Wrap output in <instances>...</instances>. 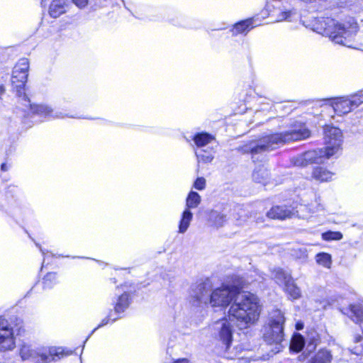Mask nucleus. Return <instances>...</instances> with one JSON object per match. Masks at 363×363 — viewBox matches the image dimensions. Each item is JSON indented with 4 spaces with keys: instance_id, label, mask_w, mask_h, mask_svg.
Returning <instances> with one entry per match:
<instances>
[{
    "instance_id": "nucleus-1",
    "label": "nucleus",
    "mask_w": 363,
    "mask_h": 363,
    "mask_svg": "<svg viewBox=\"0 0 363 363\" xmlns=\"http://www.w3.org/2000/svg\"><path fill=\"white\" fill-rule=\"evenodd\" d=\"M243 284L222 286L211 291L210 304L213 307H226L232 303L228 310L230 320H235L240 328H247L259 320L261 305L258 297L250 293H240Z\"/></svg>"
},
{
    "instance_id": "nucleus-2",
    "label": "nucleus",
    "mask_w": 363,
    "mask_h": 363,
    "mask_svg": "<svg viewBox=\"0 0 363 363\" xmlns=\"http://www.w3.org/2000/svg\"><path fill=\"white\" fill-rule=\"evenodd\" d=\"M325 149L309 150L294 159V165L305 167L309 164L324 163L335 155L342 144L341 130L335 127L326 125L324 128Z\"/></svg>"
},
{
    "instance_id": "nucleus-3",
    "label": "nucleus",
    "mask_w": 363,
    "mask_h": 363,
    "mask_svg": "<svg viewBox=\"0 0 363 363\" xmlns=\"http://www.w3.org/2000/svg\"><path fill=\"white\" fill-rule=\"evenodd\" d=\"M310 135V130L304 124L295 125L289 131L267 135L260 139L256 144L251 143L248 147H245V151H250L252 157H255V155L258 153L272 150L286 143L306 139L309 138Z\"/></svg>"
},
{
    "instance_id": "nucleus-4",
    "label": "nucleus",
    "mask_w": 363,
    "mask_h": 363,
    "mask_svg": "<svg viewBox=\"0 0 363 363\" xmlns=\"http://www.w3.org/2000/svg\"><path fill=\"white\" fill-rule=\"evenodd\" d=\"M313 30L323 35H328L334 43L351 48L355 33L356 24L340 23L330 18H321L315 21Z\"/></svg>"
},
{
    "instance_id": "nucleus-5",
    "label": "nucleus",
    "mask_w": 363,
    "mask_h": 363,
    "mask_svg": "<svg viewBox=\"0 0 363 363\" xmlns=\"http://www.w3.org/2000/svg\"><path fill=\"white\" fill-rule=\"evenodd\" d=\"M71 350L61 347L35 348L31 345L23 342L19 347V355L23 361L36 363H48L70 355Z\"/></svg>"
},
{
    "instance_id": "nucleus-6",
    "label": "nucleus",
    "mask_w": 363,
    "mask_h": 363,
    "mask_svg": "<svg viewBox=\"0 0 363 363\" xmlns=\"http://www.w3.org/2000/svg\"><path fill=\"white\" fill-rule=\"evenodd\" d=\"M284 316L280 310L276 309L269 314L267 323L263 328V339L270 345H274L272 351L279 352L283 347Z\"/></svg>"
},
{
    "instance_id": "nucleus-7",
    "label": "nucleus",
    "mask_w": 363,
    "mask_h": 363,
    "mask_svg": "<svg viewBox=\"0 0 363 363\" xmlns=\"http://www.w3.org/2000/svg\"><path fill=\"white\" fill-rule=\"evenodd\" d=\"M28 60L22 58L17 62L13 70L11 84L19 99L26 96L25 94V85L28 79Z\"/></svg>"
},
{
    "instance_id": "nucleus-8",
    "label": "nucleus",
    "mask_w": 363,
    "mask_h": 363,
    "mask_svg": "<svg viewBox=\"0 0 363 363\" xmlns=\"http://www.w3.org/2000/svg\"><path fill=\"white\" fill-rule=\"evenodd\" d=\"M363 103V90L351 96L334 99L332 106L338 115L346 114Z\"/></svg>"
},
{
    "instance_id": "nucleus-9",
    "label": "nucleus",
    "mask_w": 363,
    "mask_h": 363,
    "mask_svg": "<svg viewBox=\"0 0 363 363\" xmlns=\"http://www.w3.org/2000/svg\"><path fill=\"white\" fill-rule=\"evenodd\" d=\"M22 101L23 110L29 111L33 114H36L40 117L48 119L51 118H64V116L61 112L55 111L50 106L45 104H31L27 96H24L20 99Z\"/></svg>"
},
{
    "instance_id": "nucleus-10",
    "label": "nucleus",
    "mask_w": 363,
    "mask_h": 363,
    "mask_svg": "<svg viewBox=\"0 0 363 363\" xmlns=\"http://www.w3.org/2000/svg\"><path fill=\"white\" fill-rule=\"evenodd\" d=\"M15 347L13 327L6 319L0 317V352L11 351Z\"/></svg>"
},
{
    "instance_id": "nucleus-11",
    "label": "nucleus",
    "mask_w": 363,
    "mask_h": 363,
    "mask_svg": "<svg viewBox=\"0 0 363 363\" xmlns=\"http://www.w3.org/2000/svg\"><path fill=\"white\" fill-rule=\"evenodd\" d=\"M213 284L210 280L199 284L192 289L191 294L192 304L195 306H201L210 303V296Z\"/></svg>"
},
{
    "instance_id": "nucleus-12",
    "label": "nucleus",
    "mask_w": 363,
    "mask_h": 363,
    "mask_svg": "<svg viewBox=\"0 0 363 363\" xmlns=\"http://www.w3.org/2000/svg\"><path fill=\"white\" fill-rule=\"evenodd\" d=\"M270 6L267 4L266 8L262 12V16L265 18L267 16H271L274 18L275 21L281 22L283 21H293L299 18V15L295 9H280L278 11H274L271 13L269 9Z\"/></svg>"
},
{
    "instance_id": "nucleus-13",
    "label": "nucleus",
    "mask_w": 363,
    "mask_h": 363,
    "mask_svg": "<svg viewBox=\"0 0 363 363\" xmlns=\"http://www.w3.org/2000/svg\"><path fill=\"white\" fill-rule=\"evenodd\" d=\"M216 337L222 342L228 350L233 340V331L230 323L225 320H221L216 323L214 326Z\"/></svg>"
},
{
    "instance_id": "nucleus-14",
    "label": "nucleus",
    "mask_w": 363,
    "mask_h": 363,
    "mask_svg": "<svg viewBox=\"0 0 363 363\" xmlns=\"http://www.w3.org/2000/svg\"><path fill=\"white\" fill-rule=\"evenodd\" d=\"M333 359L331 351L327 348H320L305 354V363H331Z\"/></svg>"
},
{
    "instance_id": "nucleus-15",
    "label": "nucleus",
    "mask_w": 363,
    "mask_h": 363,
    "mask_svg": "<svg viewBox=\"0 0 363 363\" xmlns=\"http://www.w3.org/2000/svg\"><path fill=\"white\" fill-rule=\"evenodd\" d=\"M298 211L286 206H276L272 207L267 213V216L272 219L284 220L296 216Z\"/></svg>"
},
{
    "instance_id": "nucleus-16",
    "label": "nucleus",
    "mask_w": 363,
    "mask_h": 363,
    "mask_svg": "<svg viewBox=\"0 0 363 363\" xmlns=\"http://www.w3.org/2000/svg\"><path fill=\"white\" fill-rule=\"evenodd\" d=\"M343 313L358 324L363 333V304H351Z\"/></svg>"
},
{
    "instance_id": "nucleus-17",
    "label": "nucleus",
    "mask_w": 363,
    "mask_h": 363,
    "mask_svg": "<svg viewBox=\"0 0 363 363\" xmlns=\"http://www.w3.org/2000/svg\"><path fill=\"white\" fill-rule=\"evenodd\" d=\"M255 18H248L235 24L232 32L233 35L246 34L252 28L259 26Z\"/></svg>"
},
{
    "instance_id": "nucleus-18",
    "label": "nucleus",
    "mask_w": 363,
    "mask_h": 363,
    "mask_svg": "<svg viewBox=\"0 0 363 363\" xmlns=\"http://www.w3.org/2000/svg\"><path fill=\"white\" fill-rule=\"evenodd\" d=\"M312 177L316 181L324 182L331 181L334 173L323 167H316L313 169Z\"/></svg>"
},
{
    "instance_id": "nucleus-19",
    "label": "nucleus",
    "mask_w": 363,
    "mask_h": 363,
    "mask_svg": "<svg viewBox=\"0 0 363 363\" xmlns=\"http://www.w3.org/2000/svg\"><path fill=\"white\" fill-rule=\"evenodd\" d=\"M192 219L193 213L188 208H185L181 216L178 232L182 234L186 233L190 225Z\"/></svg>"
},
{
    "instance_id": "nucleus-20",
    "label": "nucleus",
    "mask_w": 363,
    "mask_h": 363,
    "mask_svg": "<svg viewBox=\"0 0 363 363\" xmlns=\"http://www.w3.org/2000/svg\"><path fill=\"white\" fill-rule=\"evenodd\" d=\"M65 0H53L49 9L50 15L53 18H57L65 12Z\"/></svg>"
},
{
    "instance_id": "nucleus-21",
    "label": "nucleus",
    "mask_w": 363,
    "mask_h": 363,
    "mask_svg": "<svg viewBox=\"0 0 363 363\" xmlns=\"http://www.w3.org/2000/svg\"><path fill=\"white\" fill-rule=\"evenodd\" d=\"M272 276L278 284L283 286L292 279L289 273L284 271L281 268L274 269Z\"/></svg>"
},
{
    "instance_id": "nucleus-22",
    "label": "nucleus",
    "mask_w": 363,
    "mask_h": 363,
    "mask_svg": "<svg viewBox=\"0 0 363 363\" xmlns=\"http://www.w3.org/2000/svg\"><path fill=\"white\" fill-rule=\"evenodd\" d=\"M285 291L293 299H297L301 297V290L295 284L293 278L288 281L284 286Z\"/></svg>"
},
{
    "instance_id": "nucleus-23",
    "label": "nucleus",
    "mask_w": 363,
    "mask_h": 363,
    "mask_svg": "<svg viewBox=\"0 0 363 363\" xmlns=\"http://www.w3.org/2000/svg\"><path fill=\"white\" fill-rule=\"evenodd\" d=\"M214 138L206 133H198L194 137V141L198 147H203L210 144Z\"/></svg>"
},
{
    "instance_id": "nucleus-24",
    "label": "nucleus",
    "mask_w": 363,
    "mask_h": 363,
    "mask_svg": "<svg viewBox=\"0 0 363 363\" xmlns=\"http://www.w3.org/2000/svg\"><path fill=\"white\" fill-rule=\"evenodd\" d=\"M317 264L319 265L330 269L332 265V257L330 254L326 252L318 253L315 257Z\"/></svg>"
},
{
    "instance_id": "nucleus-25",
    "label": "nucleus",
    "mask_w": 363,
    "mask_h": 363,
    "mask_svg": "<svg viewBox=\"0 0 363 363\" xmlns=\"http://www.w3.org/2000/svg\"><path fill=\"white\" fill-rule=\"evenodd\" d=\"M201 203V196L197 192L191 191L186 200V208L190 210L191 208H196Z\"/></svg>"
},
{
    "instance_id": "nucleus-26",
    "label": "nucleus",
    "mask_w": 363,
    "mask_h": 363,
    "mask_svg": "<svg viewBox=\"0 0 363 363\" xmlns=\"http://www.w3.org/2000/svg\"><path fill=\"white\" fill-rule=\"evenodd\" d=\"M209 219L217 228L222 227L226 221L225 216L216 211L210 213Z\"/></svg>"
},
{
    "instance_id": "nucleus-27",
    "label": "nucleus",
    "mask_w": 363,
    "mask_h": 363,
    "mask_svg": "<svg viewBox=\"0 0 363 363\" xmlns=\"http://www.w3.org/2000/svg\"><path fill=\"white\" fill-rule=\"evenodd\" d=\"M129 306L128 294L126 293L123 294L119 296L118 301L115 306V310L117 313H121L125 311Z\"/></svg>"
},
{
    "instance_id": "nucleus-28",
    "label": "nucleus",
    "mask_w": 363,
    "mask_h": 363,
    "mask_svg": "<svg viewBox=\"0 0 363 363\" xmlns=\"http://www.w3.org/2000/svg\"><path fill=\"white\" fill-rule=\"evenodd\" d=\"M58 282L57 274L55 272L48 273L43 278V288L51 289Z\"/></svg>"
},
{
    "instance_id": "nucleus-29",
    "label": "nucleus",
    "mask_w": 363,
    "mask_h": 363,
    "mask_svg": "<svg viewBox=\"0 0 363 363\" xmlns=\"http://www.w3.org/2000/svg\"><path fill=\"white\" fill-rule=\"evenodd\" d=\"M269 172L265 168H260L253 172V179L258 183L265 184L268 178Z\"/></svg>"
},
{
    "instance_id": "nucleus-30",
    "label": "nucleus",
    "mask_w": 363,
    "mask_h": 363,
    "mask_svg": "<svg viewBox=\"0 0 363 363\" xmlns=\"http://www.w3.org/2000/svg\"><path fill=\"white\" fill-rule=\"evenodd\" d=\"M304 346V340L303 337L300 335H294L291 340V345L290 348L295 351V352H299L302 350V348Z\"/></svg>"
},
{
    "instance_id": "nucleus-31",
    "label": "nucleus",
    "mask_w": 363,
    "mask_h": 363,
    "mask_svg": "<svg viewBox=\"0 0 363 363\" xmlns=\"http://www.w3.org/2000/svg\"><path fill=\"white\" fill-rule=\"evenodd\" d=\"M342 237V234L338 231H328L322 233V238L325 241L340 240Z\"/></svg>"
},
{
    "instance_id": "nucleus-32",
    "label": "nucleus",
    "mask_w": 363,
    "mask_h": 363,
    "mask_svg": "<svg viewBox=\"0 0 363 363\" xmlns=\"http://www.w3.org/2000/svg\"><path fill=\"white\" fill-rule=\"evenodd\" d=\"M196 155L197 157L198 162H202L204 163L211 162L213 159V155L211 152H208L207 154L202 153L201 152H196Z\"/></svg>"
},
{
    "instance_id": "nucleus-33",
    "label": "nucleus",
    "mask_w": 363,
    "mask_h": 363,
    "mask_svg": "<svg viewBox=\"0 0 363 363\" xmlns=\"http://www.w3.org/2000/svg\"><path fill=\"white\" fill-rule=\"evenodd\" d=\"M194 186L198 190H203L206 186V179L203 177L197 178Z\"/></svg>"
},
{
    "instance_id": "nucleus-34",
    "label": "nucleus",
    "mask_w": 363,
    "mask_h": 363,
    "mask_svg": "<svg viewBox=\"0 0 363 363\" xmlns=\"http://www.w3.org/2000/svg\"><path fill=\"white\" fill-rule=\"evenodd\" d=\"M72 2L79 9H84L88 4L89 0H72Z\"/></svg>"
},
{
    "instance_id": "nucleus-35",
    "label": "nucleus",
    "mask_w": 363,
    "mask_h": 363,
    "mask_svg": "<svg viewBox=\"0 0 363 363\" xmlns=\"http://www.w3.org/2000/svg\"><path fill=\"white\" fill-rule=\"evenodd\" d=\"M172 363H189V360L186 358L178 359L177 360L173 362Z\"/></svg>"
},
{
    "instance_id": "nucleus-36",
    "label": "nucleus",
    "mask_w": 363,
    "mask_h": 363,
    "mask_svg": "<svg viewBox=\"0 0 363 363\" xmlns=\"http://www.w3.org/2000/svg\"><path fill=\"white\" fill-rule=\"evenodd\" d=\"M109 319L108 318H104L101 323L99 325L98 328L102 327L108 323Z\"/></svg>"
},
{
    "instance_id": "nucleus-37",
    "label": "nucleus",
    "mask_w": 363,
    "mask_h": 363,
    "mask_svg": "<svg viewBox=\"0 0 363 363\" xmlns=\"http://www.w3.org/2000/svg\"><path fill=\"white\" fill-rule=\"evenodd\" d=\"M362 337L359 335L354 337L355 342H359L362 341Z\"/></svg>"
},
{
    "instance_id": "nucleus-38",
    "label": "nucleus",
    "mask_w": 363,
    "mask_h": 363,
    "mask_svg": "<svg viewBox=\"0 0 363 363\" xmlns=\"http://www.w3.org/2000/svg\"><path fill=\"white\" fill-rule=\"evenodd\" d=\"M1 168L2 171H6L8 169V167L5 163L1 164Z\"/></svg>"
},
{
    "instance_id": "nucleus-39",
    "label": "nucleus",
    "mask_w": 363,
    "mask_h": 363,
    "mask_svg": "<svg viewBox=\"0 0 363 363\" xmlns=\"http://www.w3.org/2000/svg\"><path fill=\"white\" fill-rule=\"evenodd\" d=\"M303 328V325L301 324H297L296 329L297 330H301Z\"/></svg>"
},
{
    "instance_id": "nucleus-40",
    "label": "nucleus",
    "mask_w": 363,
    "mask_h": 363,
    "mask_svg": "<svg viewBox=\"0 0 363 363\" xmlns=\"http://www.w3.org/2000/svg\"><path fill=\"white\" fill-rule=\"evenodd\" d=\"M47 1H48V0H41V4H42L43 6H45Z\"/></svg>"
},
{
    "instance_id": "nucleus-41",
    "label": "nucleus",
    "mask_w": 363,
    "mask_h": 363,
    "mask_svg": "<svg viewBox=\"0 0 363 363\" xmlns=\"http://www.w3.org/2000/svg\"><path fill=\"white\" fill-rule=\"evenodd\" d=\"M40 250L42 252L43 255H45V252L44 250H43L41 247H40Z\"/></svg>"
}]
</instances>
